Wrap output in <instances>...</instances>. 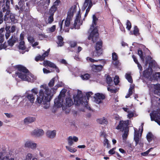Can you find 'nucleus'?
<instances>
[{
	"mask_svg": "<svg viewBox=\"0 0 160 160\" xmlns=\"http://www.w3.org/2000/svg\"><path fill=\"white\" fill-rule=\"evenodd\" d=\"M40 87L42 89L39 91V95H37V97L35 103L36 104H39V105L42 103L45 105L43 107L45 109L48 108L50 106L49 104H46L47 102H49L51 99L52 94L51 91L49 90L48 87L46 84L41 85Z\"/></svg>",
	"mask_w": 160,
	"mask_h": 160,
	"instance_id": "1",
	"label": "nucleus"
},
{
	"mask_svg": "<svg viewBox=\"0 0 160 160\" xmlns=\"http://www.w3.org/2000/svg\"><path fill=\"white\" fill-rule=\"evenodd\" d=\"M16 67L18 71L16 74L22 80L33 82L36 79V77L31 73H28V70L25 67L21 65H17Z\"/></svg>",
	"mask_w": 160,
	"mask_h": 160,
	"instance_id": "2",
	"label": "nucleus"
},
{
	"mask_svg": "<svg viewBox=\"0 0 160 160\" xmlns=\"http://www.w3.org/2000/svg\"><path fill=\"white\" fill-rule=\"evenodd\" d=\"M98 21V18L96 17L95 15H93L92 23L88 31L89 32H91L88 37V39L91 40L93 42L96 41L98 35L97 28L96 26Z\"/></svg>",
	"mask_w": 160,
	"mask_h": 160,
	"instance_id": "3",
	"label": "nucleus"
},
{
	"mask_svg": "<svg viewBox=\"0 0 160 160\" xmlns=\"http://www.w3.org/2000/svg\"><path fill=\"white\" fill-rule=\"evenodd\" d=\"M23 97L21 95H16L13 96L12 99V103L8 105L10 108L14 109L18 108L19 107H23L24 105L25 101L23 99L19 103L18 102V100L20 98H22Z\"/></svg>",
	"mask_w": 160,
	"mask_h": 160,
	"instance_id": "4",
	"label": "nucleus"
},
{
	"mask_svg": "<svg viewBox=\"0 0 160 160\" xmlns=\"http://www.w3.org/2000/svg\"><path fill=\"white\" fill-rule=\"evenodd\" d=\"M74 100L75 105L78 106L82 104L88 109H90V108L88 105V102L86 98L85 97H82L81 93H80L79 95H77L76 97H74Z\"/></svg>",
	"mask_w": 160,
	"mask_h": 160,
	"instance_id": "5",
	"label": "nucleus"
},
{
	"mask_svg": "<svg viewBox=\"0 0 160 160\" xmlns=\"http://www.w3.org/2000/svg\"><path fill=\"white\" fill-rule=\"evenodd\" d=\"M77 6L75 5L72 6L69 9L67 14V17L65 21L64 26L65 27H69L70 24V21L74 13L76 12L77 9Z\"/></svg>",
	"mask_w": 160,
	"mask_h": 160,
	"instance_id": "6",
	"label": "nucleus"
},
{
	"mask_svg": "<svg viewBox=\"0 0 160 160\" xmlns=\"http://www.w3.org/2000/svg\"><path fill=\"white\" fill-rule=\"evenodd\" d=\"M67 90L65 89L62 90L58 98L54 100V106L57 108L61 107L63 105V99L65 95Z\"/></svg>",
	"mask_w": 160,
	"mask_h": 160,
	"instance_id": "7",
	"label": "nucleus"
},
{
	"mask_svg": "<svg viewBox=\"0 0 160 160\" xmlns=\"http://www.w3.org/2000/svg\"><path fill=\"white\" fill-rule=\"evenodd\" d=\"M32 157V154L28 153L24 160H31ZM0 160H14V158L12 156V154L10 153L7 155L0 153Z\"/></svg>",
	"mask_w": 160,
	"mask_h": 160,
	"instance_id": "8",
	"label": "nucleus"
},
{
	"mask_svg": "<svg viewBox=\"0 0 160 160\" xmlns=\"http://www.w3.org/2000/svg\"><path fill=\"white\" fill-rule=\"evenodd\" d=\"M151 120L155 121L160 125V109H157V111H154L150 114Z\"/></svg>",
	"mask_w": 160,
	"mask_h": 160,
	"instance_id": "9",
	"label": "nucleus"
},
{
	"mask_svg": "<svg viewBox=\"0 0 160 160\" xmlns=\"http://www.w3.org/2000/svg\"><path fill=\"white\" fill-rule=\"evenodd\" d=\"M141 134L139 135V132H137L134 129V140L135 142V146H136L138 144L140 146V147L142 148L143 146V142L141 139Z\"/></svg>",
	"mask_w": 160,
	"mask_h": 160,
	"instance_id": "10",
	"label": "nucleus"
},
{
	"mask_svg": "<svg viewBox=\"0 0 160 160\" xmlns=\"http://www.w3.org/2000/svg\"><path fill=\"white\" fill-rule=\"evenodd\" d=\"M129 121L128 120L126 121H121L118 126L116 128L117 129L122 130L123 131H125L127 129L128 130V125Z\"/></svg>",
	"mask_w": 160,
	"mask_h": 160,
	"instance_id": "11",
	"label": "nucleus"
},
{
	"mask_svg": "<svg viewBox=\"0 0 160 160\" xmlns=\"http://www.w3.org/2000/svg\"><path fill=\"white\" fill-rule=\"evenodd\" d=\"M80 10H79L78 13L76 16V19L74 21V26L76 29L79 28L80 26L82 25V22L81 20V15L80 14Z\"/></svg>",
	"mask_w": 160,
	"mask_h": 160,
	"instance_id": "12",
	"label": "nucleus"
},
{
	"mask_svg": "<svg viewBox=\"0 0 160 160\" xmlns=\"http://www.w3.org/2000/svg\"><path fill=\"white\" fill-rule=\"evenodd\" d=\"M102 42L101 41L98 42L96 43V45L95 46L96 51L93 53V55L95 56H99L102 53V50L101 48L102 47Z\"/></svg>",
	"mask_w": 160,
	"mask_h": 160,
	"instance_id": "13",
	"label": "nucleus"
},
{
	"mask_svg": "<svg viewBox=\"0 0 160 160\" xmlns=\"http://www.w3.org/2000/svg\"><path fill=\"white\" fill-rule=\"evenodd\" d=\"M94 102L97 104L102 102V101L105 99V96L102 93H97L94 96Z\"/></svg>",
	"mask_w": 160,
	"mask_h": 160,
	"instance_id": "14",
	"label": "nucleus"
},
{
	"mask_svg": "<svg viewBox=\"0 0 160 160\" xmlns=\"http://www.w3.org/2000/svg\"><path fill=\"white\" fill-rule=\"evenodd\" d=\"M93 0H85L82 6V9L84 10L87 7L86 12H89L92 6Z\"/></svg>",
	"mask_w": 160,
	"mask_h": 160,
	"instance_id": "15",
	"label": "nucleus"
},
{
	"mask_svg": "<svg viewBox=\"0 0 160 160\" xmlns=\"http://www.w3.org/2000/svg\"><path fill=\"white\" fill-rule=\"evenodd\" d=\"M93 0H85L82 6V9L84 10L87 7L86 12H89L92 6Z\"/></svg>",
	"mask_w": 160,
	"mask_h": 160,
	"instance_id": "16",
	"label": "nucleus"
},
{
	"mask_svg": "<svg viewBox=\"0 0 160 160\" xmlns=\"http://www.w3.org/2000/svg\"><path fill=\"white\" fill-rule=\"evenodd\" d=\"M148 87L151 89L152 88L154 89V94L160 97V84H152L148 85Z\"/></svg>",
	"mask_w": 160,
	"mask_h": 160,
	"instance_id": "17",
	"label": "nucleus"
},
{
	"mask_svg": "<svg viewBox=\"0 0 160 160\" xmlns=\"http://www.w3.org/2000/svg\"><path fill=\"white\" fill-rule=\"evenodd\" d=\"M44 133L43 131L41 129H37L34 130L31 132V135L36 137H39L42 135Z\"/></svg>",
	"mask_w": 160,
	"mask_h": 160,
	"instance_id": "18",
	"label": "nucleus"
},
{
	"mask_svg": "<svg viewBox=\"0 0 160 160\" xmlns=\"http://www.w3.org/2000/svg\"><path fill=\"white\" fill-rule=\"evenodd\" d=\"M50 49H49L47 51L45 52L42 55H39L36 57L35 58V60L36 61L39 60H44L45 57L48 56L49 52Z\"/></svg>",
	"mask_w": 160,
	"mask_h": 160,
	"instance_id": "19",
	"label": "nucleus"
},
{
	"mask_svg": "<svg viewBox=\"0 0 160 160\" xmlns=\"http://www.w3.org/2000/svg\"><path fill=\"white\" fill-rule=\"evenodd\" d=\"M50 49H49L47 51L45 52L42 55H39L36 57L35 58V60L36 61L39 60H44L45 57L48 56L49 52Z\"/></svg>",
	"mask_w": 160,
	"mask_h": 160,
	"instance_id": "20",
	"label": "nucleus"
},
{
	"mask_svg": "<svg viewBox=\"0 0 160 160\" xmlns=\"http://www.w3.org/2000/svg\"><path fill=\"white\" fill-rule=\"evenodd\" d=\"M20 53L23 54L26 51L28 52V50L25 47L24 41H20L18 46Z\"/></svg>",
	"mask_w": 160,
	"mask_h": 160,
	"instance_id": "21",
	"label": "nucleus"
},
{
	"mask_svg": "<svg viewBox=\"0 0 160 160\" xmlns=\"http://www.w3.org/2000/svg\"><path fill=\"white\" fill-rule=\"evenodd\" d=\"M56 130H48L46 133L47 137L50 138H54L56 135Z\"/></svg>",
	"mask_w": 160,
	"mask_h": 160,
	"instance_id": "22",
	"label": "nucleus"
},
{
	"mask_svg": "<svg viewBox=\"0 0 160 160\" xmlns=\"http://www.w3.org/2000/svg\"><path fill=\"white\" fill-rule=\"evenodd\" d=\"M25 146L26 147L31 148L32 149L35 148L37 147V144L31 141H27L25 144Z\"/></svg>",
	"mask_w": 160,
	"mask_h": 160,
	"instance_id": "23",
	"label": "nucleus"
},
{
	"mask_svg": "<svg viewBox=\"0 0 160 160\" xmlns=\"http://www.w3.org/2000/svg\"><path fill=\"white\" fill-rule=\"evenodd\" d=\"M78 140V138L76 136H73V137L72 136H69L68 139V143L70 146H72L73 144V141L77 142Z\"/></svg>",
	"mask_w": 160,
	"mask_h": 160,
	"instance_id": "24",
	"label": "nucleus"
},
{
	"mask_svg": "<svg viewBox=\"0 0 160 160\" xmlns=\"http://www.w3.org/2000/svg\"><path fill=\"white\" fill-rule=\"evenodd\" d=\"M112 56L113 64L115 66L118 65L119 64V62L118 60V57L117 54L115 52L112 53Z\"/></svg>",
	"mask_w": 160,
	"mask_h": 160,
	"instance_id": "25",
	"label": "nucleus"
},
{
	"mask_svg": "<svg viewBox=\"0 0 160 160\" xmlns=\"http://www.w3.org/2000/svg\"><path fill=\"white\" fill-rule=\"evenodd\" d=\"M36 120V118L35 117H28L24 119V122L26 124H28L34 122Z\"/></svg>",
	"mask_w": 160,
	"mask_h": 160,
	"instance_id": "26",
	"label": "nucleus"
},
{
	"mask_svg": "<svg viewBox=\"0 0 160 160\" xmlns=\"http://www.w3.org/2000/svg\"><path fill=\"white\" fill-rule=\"evenodd\" d=\"M92 68L93 71L95 72H98L100 71L102 69L103 66L101 65H92Z\"/></svg>",
	"mask_w": 160,
	"mask_h": 160,
	"instance_id": "27",
	"label": "nucleus"
},
{
	"mask_svg": "<svg viewBox=\"0 0 160 160\" xmlns=\"http://www.w3.org/2000/svg\"><path fill=\"white\" fill-rule=\"evenodd\" d=\"M26 97L32 103H33L35 100V95L32 93H28L27 92L26 93Z\"/></svg>",
	"mask_w": 160,
	"mask_h": 160,
	"instance_id": "28",
	"label": "nucleus"
},
{
	"mask_svg": "<svg viewBox=\"0 0 160 160\" xmlns=\"http://www.w3.org/2000/svg\"><path fill=\"white\" fill-rule=\"evenodd\" d=\"M152 70L151 68L149 67L144 72V75L147 77H149L152 74Z\"/></svg>",
	"mask_w": 160,
	"mask_h": 160,
	"instance_id": "29",
	"label": "nucleus"
},
{
	"mask_svg": "<svg viewBox=\"0 0 160 160\" xmlns=\"http://www.w3.org/2000/svg\"><path fill=\"white\" fill-rule=\"evenodd\" d=\"M58 4V2L56 1L54 2V5L51 7L49 11V14L54 15V12L57 9L56 6Z\"/></svg>",
	"mask_w": 160,
	"mask_h": 160,
	"instance_id": "30",
	"label": "nucleus"
},
{
	"mask_svg": "<svg viewBox=\"0 0 160 160\" xmlns=\"http://www.w3.org/2000/svg\"><path fill=\"white\" fill-rule=\"evenodd\" d=\"M43 65L45 66H48L51 68H57V66L54 63L48 61H44L43 62Z\"/></svg>",
	"mask_w": 160,
	"mask_h": 160,
	"instance_id": "31",
	"label": "nucleus"
},
{
	"mask_svg": "<svg viewBox=\"0 0 160 160\" xmlns=\"http://www.w3.org/2000/svg\"><path fill=\"white\" fill-rule=\"evenodd\" d=\"M2 11L3 12H6V13L4 15V20L5 21H7L9 18V17H7V16H9V14L10 12L9 8H8V9H7L6 8V6H5L3 8Z\"/></svg>",
	"mask_w": 160,
	"mask_h": 160,
	"instance_id": "32",
	"label": "nucleus"
},
{
	"mask_svg": "<svg viewBox=\"0 0 160 160\" xmlns=\"http://www.w3.org/2000/svg\"><path fill=\"white\" fill-rule=\"evenodd\" d=\"M16 39L14 37L12 36L10 39L8 41V45L11 47L12 46L14 43L16 42Z\"/></svg>",
	"mask_w": 160,
	"mask_h": 160,
	"instance_id": "33",
	"label": "nucleus"
},
{
	"mask_svg": "<svg viewBox=\"0 0 160 160\" xmlns=\"http://www.w3.org/2000/svg\"><path fill=\"white\" fill-rule=\"evenodd\" d=\"M73 104V102L72 100L70 98H66V106L70 107Z\"/></svg>",
	"mask_w": 160,
	"mask_h": 160,
	"instance_id": "34",
	"label": "nucleus"
},
{
	"mask_svg": "<svg viewBox=\"0 0 160 160\" xmlns=\"http://www.w3.org/2000/svg\"><path fill=\"white\" fill-rule=\"evenodd\" d=\"M50 0H43L41 1L40 3L44 7L47 8L49 5Z\"/></svg>",
	"mask_w": 160,
	"mask_h": 160,
	"instance_id": "35",
	"label": "nucleus"
},
{
	"mask_svg": "<svg viewBox=\"0 0 160 160\" xmlns=\"http://www.w3.org/2000/svg\"><path fill=\"white\" fill-rule=\"evenodd\" d=\"M97 121L98 123L101 124H106L108 122L106 119L104 118L98 119Z\"/></svg>",
	"mask_w": 160,
	"mask_h": 160,
	"instance_id": "36",
	"label": "nucleus"
},
{
	"mask_svg": "<svg viewBox=\"0 0 160 160\" xmlns=\"http://www.w3.org/2000/svg\"><path fill=\"white\" fill-rule=\"evenodd\" d=\"M108 86H111L113 84L112 78L108 76L106 78Z\"/></svg>",
	"mask_w": 160,
	"mask_h": 160,
	"instance_id": "37",
	"label": "nucleus"
},
{
	"mask_svg": "<svg viewBox=\"0 0 160 160\" xmlns=\"http://www.w3.org/2000/svg\"><path fill=\"white\" fill-rule=\"evenodd\" d=\"M81 78L83 80H87L90 78V75L88 74H85L82 75L81 76Z\"/></svg>",
	"mask_w": 160,
	"mask_h": 160,
	"instance_id": "38",
	"label": "nucleus"
},
{
	"mask_svg": "<svg viewBox=\"0 0 160 160\" xmlns=\"http://www.w3.org/2000/svg\"><path fill=\"white\" fill-rule=\"evenodd\" d=\"M126 78L128 80L129 82L130 83H132L133 82L132 79L131 75L129 74L126 73L125 75Z\"/></svg>",
	"mask_w": 160,
	"mask_h": 160,
	"instance_id": "39",
	"label": "nucleus"
},
{
	"mask_svg": "<svg viewBox=\"0 0 160 160\" xmlns=\"http://www.w3.org/2000/svg\"><path fill=\"white\" fill-rule=\"evenodd\" d=\"M66 148L68 151L74 153L77 151L76 149L69 146H66Z\"/></svg>",
	"mask_w": 160,
	"mask_h": 160,
	"instance_id": "40",
	"label": "nucleus"
},
{
	"mask_svg": "<svg viewBox=\"0 0 160 160\" xmlns=\"http://www.w3.org/2000/svg\"><path fill=\"white\" fill-rule=\"evenodd\" d=\"M57 79V77H54L52 78L48 83V86L50 87H52L54 85V83Z\"/></svg>",
	"mask_w": 160,
	"mask_h": 160,
	"instance_id": "41",
	"label": "nucleus"
},
{
	"mask_svg": "<svg viewBox=\"0 0 160 160\" xmlns=\"http://www.w3.org/2000/svg\"><path fill=\"white\" fill-rule=\"evenodd\" d=\"M129 130L127 129L124 131V133L122 135V138L124 140H126L128 135Z\"/></svg>",
	"mask_w": 160,
	"mask_h": 160,
	"instance_id": "42",
	"label": "nucleus"
},
{
	"mask_svg": "<svg viewBox=\"0 0 160 160\" xmlns=\"http://www.w3.org/2000/svg\"><path fill=\"white\" fill-rule=\"evenodd\" d=\"M138 54L140 56L141 60L143 62L144 61V56L142 51L141 50H138Z\"/></svg>",
	"mask_w": 160,
	"mask_h": 160,
	"instance_id": "43",
	"label": "nucleus"
},
{
	"mask_svg": "<svg viewBox=\"0 0 160 160\" xmlns=\"http://www.w3.org/2000/svg\"><path fill=\"white\" fill-rule=\"evenodd\" d=\"M152 134L151 132H149L147 135V138L149 142L152 141Z\"/></svg>",
	"mask_w": 160,
	"mask_h": 160,
	"instance_id": "44",
	"label": "nucleus"
},
{
	"mask_svg": "<svg viewBox=\"0 0 160 160\" xmlns=\"http://www.w3.org/2000/svg\"><path fill=\"white\" fill-rule=\"evenodd\" d=\"M53 15L50 14V16L48 17L47 23H51L53 21Z\"/></svg>",
	"mask_w": 160,
	"mask_h": 160,
	"instance_id": "45",
	"label": "nucleus"
},
{
	"mask_svg": "<svg viewBox=\"0 0 160 160\" xmlns=\"http://www.w3.org/2000/svg\"><path fill=\"white\" fill-rule=\"evenodd\" d=\"M133 88L131 86L128 90V93L125 96L126 98H128L131 95H132V89Z\"/></svg>",
	"mask_w": 160,
	"mask_h": 160,
	"instance_id": "46",
	"label": "nucleus"
},
{
	"mask_svg": "<svg viewBox=\"0 0 160 160\" xmlns=\"http://www.w3.org/2000/svg\"><path fill=\"white\" fill-rule=\"evenodd\" d=\"M133 34L135 36L138 35L139 34V30L136 26H135L134 27V30L133 31Z\"/></svg>",
	"mask_w": 160,
	"mask_h": 160,
	"instance_id": "47",
	"label": "nucleus"
},
{
	"mask_svg": "<svg viewBox=\"0 0 160 160\" xmlns=\"http://www.w3.org/2000/svg\"><path fill=\"white\" fill-rule=\"evenodd\" d=\"M9 18L11 20V22L13 23H15L16 22V20L13 14L12 13L10 14Z\"/></svg>",
	"mask_w": 160,
	"mask_h": 160,
	"instance_id": "48",
	"label": "nucleus"
},
{
	"mask_svg": "<svg viewBox=\"0 0 160 160\" xmlns=\"http://www.w3.org/2000/svg\"><path fill=\"white\" fill-rule=\"evenodd\" d=\"M114 83L115 85H117L119 82V78L117 76H116L113 80Z\"/></svg>",
	"mask_w": 160,
	"mask_h": 160,
	"instance_id": "49",
	"label": "nucleus"
},
{
	"mask_svg": "<svg viewBox=\"0 0 160 160\" xmlns=\"http://www.w3.org/2000/svg\"><path fill=\"white\" fill-rule=\"evenodd\" d=\"M126 25L127 26L126 28L128 30H130L131 28V24L128 20H127Z\"/></svg>",
	"mask_w": 160,
	"mask_h": 160,
	"instance_id": "50",
	"label": "nucleus"
},
{
	"mask_svg": "<svg viewBox=\"0 0 160 160\" xmlns=\"http://www.w3.org/2000/svg\"><path fill=\"white\" fill-rule=\"evenodd\" d=\"M28 41L32 44L34 41V38L31 36H29L28 37Z\"/></svg>",
	"mask_w": 160,
	"mask_h": 160,
	"instance_id": "51",
	"label": "nucleus"
},
{
	"mask_svg": "<svg viewBox=\"0 0 160 160\" xmlns=\"http://www.w3.org/2000/svg\"><path fill=\"white\" fill-rule=\"evenodd\" d=\"M153 148H151L146 152H142L141 154L143 156H146L151 151V150Z\"/></svg>",
	"mask_w": 160,
	"mask_h": 160,
	"instance_id": "52",
	"label": "nucleus"
},
{
	"mask_svg": "<svg viewBox=\"0 0 160 160\" xmlns=\"http://www.w3.org/2000/svg\"><path fill=\"white\" fill-rule=\"evenodd\" d=\"M128 114L127 116L129 118H131L134 116V113L131 111H128Z\"/></svg>",
	"mask_w": 160,
	"mask_h": 160,
	"instance_id": "53",
	"label": "nucleus"
},
{
	"mask_svg": "<svg viewBox=\"0 0 160 160\" xmlns=\"http://www.w3.org/2000/svg\"><path fill=\"white\" fill-rule=\"evenodd\" d=\"M107 89L108 91L110 92L111 93H116L117 91V89H112L109 87Z\"/></svg>",
	"mask_w": 160,
	"mask_h": 160,
	"instance_id": "54",
	"label": "nucleus"
},
{
	"mask_svg": "<svg viewBox=\"0 0 160 160\" xmlns=\"http://www.w3.org/2000/svg\"><path fill=\"white\" fill-rule=\"evenodd\" d=\"M86 59L87 61H89L90 62H97L98 61V60H95L93 59L92 58H90L89 57H87Z\"/></svg>",
	"mask_w": 160,
	"mask_h": 160,
	"instance_id": "55",
	"label": "nucleus"
},
{
	"mask_svg": "<svg viewBox=\"0 0 160 160\" xmlns=\"http://www.w3.org/2000/svg\"><path fill=\"white\" fill-rule=\"evenodd\" d=\"M31 92L34 93L35 94H37L38 93V90L37 88H34L32 89L31 90Z\"/></svg>",
	"mask_w": 160,
	"mask_h": 160,
	"instance_id": "56",
	"label": "nucleus"
},
{
	"mask_svg": "<svg viewBox=\"0 0 160 160\" xmlns=\"http://www.w3.org/2000/svg\"><path fill=\"white\" fill-rule=\"evenodd\" d=\"M4 35L3 34H0V43H2L4 41Z\"/></svg>",
	"mask_w": 160,
	"mask_h": 160,
	"instance_id": "57",
	"label": "nucleus"
},
{
	"mask_svg": "<svg viewBox=\"0 0 160 160\" xmlns=\"http://www.w3.org/2000/svg\"><path fill=\"white\" fill-rule=\"evenodd\" d=\"M77 43L74 41H71L70 42V46L71 47H74L77 45Z\"/></svg>",
	"mask_w": 160,
	"mask_h": 160,
	"instance_id": "58",
	"label": "nucleus"
},
{
	"mask_svg": "<svg viewBox=\"0 0 160 160\" xmlns=\"http://www.w3.org/2000/svg\"><path fill=\"white\" fill-rule=\"evenodd\" d=\"M93 94V93L91 92H87L86 94V95L87 98V99H88Z\"/></svg>",
	"mask_w": 160,
	"mask_h": 160,
	"instance_id": "59",
	"label": "nucleus"
},
{
	"mask_svg": "<svg viewBox=\"0 0 160 160\" xmlns=\"http://www.w3.org/2000/svg\"><path fill=\"white\" fill-rule=\"evenodd\" d=\"M10 31H7L6 32L5 34V37L6 39H8V38L10 37L11 34Z\"/></svg>",
	"mask_w": 160,
	"mask_h": 160,
	"instance_id": "60",
	"label": "nucleus"
},
{
	"mask_svg": "<svg viewBox=\"0 0 160 160\" xmlns=\"http://www.w3.org/2000/svg\"><path fill=\"white\" fill-rule=\"evenodd\" d=\"M10 4V0H7L6 3V8L7 9H8V8H9V5Z\"/></svg>",
	"mask_w": 160,
	"mask_h": 160,
	"instance_id": "61",
	"label": "nucleus"
},
{
	"mask_svg": "<svg viewBox=\"0 0 160 160\" xmlns=\"http://www.w3.org/2000/svg\"><path fill=\"white\" fill-rule=\"evenodd\" d=\"M56 28L55 25H53L49 28V30L51 32H53L54 31Z\"/></svg>",
	"mask_w": 160,
	"mask_h": 160,
	"instance_id": "62",
	"label": "nucleus"
},
{
	"mask_svg": "<svg viewBox=\"0 0 160 160\" xmlns=\"http://www.w3.org/2000/svg\"><path fill=\"white\" fill-rule=\"evenodd\" d=\"M16 27L15 26L13 25L12 26L11 28L10 32H11L13 33L15 31Z\"/></svg>",
	"mask_w": 160,
	"mask_h": 160,
	"instance_id": "63",
	"label": "nucleus"
},
{
	"mask_svg": "<svg viewBox=\"0 0 160 160\" xmlns=\"http://www.w3.org/2000/svg\"><path fill=\"white\" fill-rule=\"evenodd\" d=\"M3 101L4 102V103L3 104V105H6L8 106V107L9 108H10V107L8 105H9L10 104H9V102L7 100H5V99H4Z\"/></svg>",
	"mask_w": 160,
	"mask_h": 160,
	"instance_id": "64",
	"label": "nucleus"
}]
</instances>
